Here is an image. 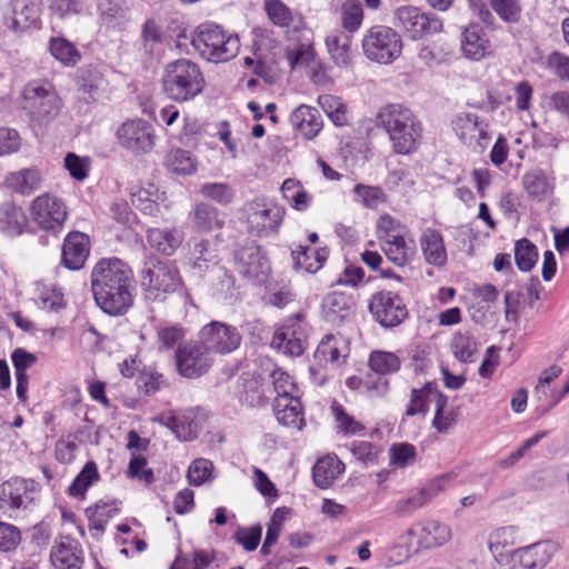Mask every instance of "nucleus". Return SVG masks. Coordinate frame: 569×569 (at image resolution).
<instances>
[{"label": "nucleus", "mask_w": 569, "mask_h": 569, "mask_svg": "<svg viewBox=\"0 0 569 569\" xmlns=\"http://www.w3.org/2000/svg\"><path fill=\"white\" fill-rule=\"evenodd\" d=\"M133 272L119 258H102L91 270V291L97 306L107 315L121 316L132 306Z\"/></svg>", "instance_id": "nucleus-1"}, {"label": "nucleus", "mask_w": 569, "mask_h": 569, "mask_svg": "<svg viewBox=\"0 0 569 569\" xmlns=\"http://www.w3.org/2000/svg\"><path fill=\"white\" fill-rule=\"evenodd\" d=\"M377 124L388 132L396 153L410 154L418 149L422 126L410 109L398 103L387 104L379 110Z\"/></svg>", "instance_id": "nucleus-2"}, {"label": "nucleus", "mask_w": 569, "mask_h": 569, "mask_svg": "<svg viewBox=\"0 0 569 569\" xmlns=\"http://www.w3.org/2000/svg\"><path fill=\"white\" fill-rule=\"evenodd\" d=\"M140 277L141 288L148 301H164L172 293L188 297L180 272L172 262L153 254L146 256Z\"/></svg>", "instance_id": "nucleus-3"}, {"label": "nucleus", "mask_w": 569, "mask_h": 569, "mask_svg": "<svg viewBox=\"0 0 569 569\" xmlns=\"http://www.w3.org/2000/svg\"><path fill=\"white\" fill-rule=\"evenodd\" d=\"M161 82L166 96L177 102L193 100L203 91L206 84L199 64L186 58L167 63Z\"/></svg>", "instance_id": "nucleus-4"}, {"label": "nucleus", "mask_w": 569, "mask_h": 569, "mask_svg": "<svg viewBox=\"0 0 569 569\" xmlns=\"http://www.w3.org/2000/svg\"><path fill=\"white\" fill-rule=\"evenodd\" d=\"M191 44L201 58L213 63L231 60L240 49L239 37L213 22L199 24L192 33Z\"/></svg>", "instance_id": "nucleus-5"}, {"label": "nucleus", "mask_w": 569, "mask_h": 569, "mask_svg": "<svg viewBox=\"0 0 569 569\" xmlns=\"http://www.w3.org/2000/svg\"><path fill=\"white\" fill-rule=\"evenodd\" d=\"M367 59L381 64H390L402 52L403 42L400 33L388 26L377 24L369 28L361 41Z\"/></svg>", "instance_id": "nucleus-6"}, {"label": "nucleus", "mask_w": 569, "mask_h": 569, "mask_svg": "<svg viewBox=\"0 0 569 569\" xmlns=\"http://www.w3.org/2000/svg\"><path fill=\"white\" fill-rule=\"evenodd\" d=\"M393 23L411 40L442 31V20L432 12H426L415 6H401L393 14Z\"/></svg>", "instance_id": "nucleus-7"}, {"label": "nucleus", "mask_w": 569, "mask_h": 569, "mask_svg": "<svg viewBox=\"0 0 569 569\" xmlns=\"http://www.w3.org/2000/svg\"><path fill=\"white\" fill-rule=\"evenodd\" d=\"M22 109L39 122L52 120L61 108L60 99L49 83H28L22 91Z\"/></svg>", "instance_id": "nucleus-8"}, {"label": "nucleus", "mask_w": 569, "mask_h": 569, "mask_svg": "<svg viewBox=\"0 0 569 569\" xmlns=\"http://www.w3.org/2000/svg\"><path fill=\"white\" fill-rule=\"evenodd\" d=\"M116 138L121 148L136 156L151 152L156 144L153 126L141 118L122 122L116 131Z\"/></svg>", "instance_id": "nucleus-9"}, {"label": "nucleus", "mask_w": 569, "mask_h": 569, "mask_svg": "<svg viewBox=\"0 0 569 569\" xmlns=\"http://www.w3.org/2000/svg\"><path fill=\"white\" fill-rule=\"evenodd\" d=\"M372 318L383 328L399 326L408 317L403 299L396 292L381 290L371 296L368 303Z\"/></svg>", "instance_id": "nucleus-10"}, {"label": "nucleus", "mask_w": 569, "mask_h": 569, "mask_svg": "<svg viewBox=\"0 0 569 569\" xmlns=\"http://www.w3.org/2000/svg\"><path fill=\"white\" fill-rule=\"evenodd\" d=\"M241 335L237 327L222 321H211L199 332V340L211 355H229L241 343Z\"/></svg>", "instance_id": "nucleus-11"}, {"label": "nucleus", "mask_w": 569, "mask_h": 569, "mask_svg": "<svg viewBox=\"0 0 569 569\" xmlns=\"http://www.w3.org/2000/svg\"><path fill=\"white\" fill-rule=\"evenodd\" d=\"M40 491L33 479L12 477L0 486V508L4 511L27 509Z\"/></svg>", "instance_id": "nucleus-12"}, {"label": "nucleus", "mask_w": 569, "mask_h": 569, "mask_svg": "<svg viewBox=\"0 0 569 569\" xmlns=\"http://www.w3.org/2000/svg\"><path fill=\"white\" fill-rule=\"evenodd\" d=\"M31 214L41 229L57 236L63 228L67 209L60 198L44 193L32 201Z\"/></svg>", "instance_id": "nucleus-13"}, {"label": "nucleus", "mask_w": 569, "mask_h": 569, "mask_svg": "<svg viewBox=\"0 0 569 569\" xmlns=\"http://www.w3.org/2000/svg\"><path fill=\"white\" fill-rule=\"evenodd\" d=\"M237 271L249 281L261 283L270 270L267 258L261 253L260 247L252 240L246 241L233 253Z\"/></svg>", "instance_id": "nucleus-14"}, {"label": "nucleus", "mask_w": 569, "mask_h": 569, "mask_svg": "<svg viewBox=\"0 0 569 569\" xmlns=\"http://www.w3.org/2000/svg\"><path fill=\"white\" fill-rule=\"evenodd\" d=\"M176 365L179 375L194 379L204 375L212 365V358L206 347L198 342L179 345L176 351Z\"/></svg>", "instance_id": "nucleus-15"}, {"label": "nucleus", "mask_w": 569, "mask_h": 569, "mask_svg": "<svg viewBox=\"0 0 569 569\" xmlns=\"http://www.w3.org/2000/svg\"><path fill=\"white\" fill-rule=\"evenodd\" d=\"M247 208V221L251 233L268 237L277 232L282 221V211L279 207L268 204L263 199H254Z\"/></svg>", "instance_id": "nucleus-16"}, {"label": "nucleus", "mask_w": 569, "mask_h": 569, "mask_svg": "<svg viewBox=\"0 0 569 569\" xmlns=\"http://www.w3.org/2000/svg\"><path fill=\"white\" fill-rule=\"evenodd\" d=\"M557 546L550 540L538 541L513 550L509 569H543L552 559Z\"/></svg>", "instance_id": "nucleus-17"}, {"label": "nucleus", "mask_w": 569, "mask_h": 569, "mask_svg": "<svg viewBox=\"0 0 569 569\" xmlns=\"http://www.w3.org/2000/svg\"><path fill=\"white\" fill-rule=\"evenodd\" d=\"M188 246V264L193 277L202 279L220 266L217 247L210 240L192 238Z\"/></svg>", "instance_id": "nucleus-18"}, {"label": "nucleus", "mask_w": 569, "mask_h": 569, "mask_svg": "<svg viewBox=\"0 0 569 569\" xmlns=\"http://www.w3.org/2000/svg\"><path fill=\"white\" fill-rule=\"evenodd\" d=\"M40 14V0H11L3 14V21L14 32H23L39 23Z\"/></svg>", "instance_id": "nucleus-19"}, {"label": "nucleus", "mask_w": 569, "mask_h": 569, "mask_svg": "<svg viewBox=\"0 0 569 569\" xmlns=\"http://www.w3.org/2000/svg\"><path fill=\"white\" fill-rule=\"evenodd\" d=\"M355 308L353 296L342 291L327 293L321 302L323 319L333 326H341L349 321L355 313Z\"/></svg>", "instance_id": "nucleus-20"}, {"label": "nucleus", "mask_w": 569, "mask_h": 569, "mask_svg": "<svg viewBox=\"0 0 569 569\" xmlns=\"http://www.w3.org/2000/svg\"><path fill=\"white\" fill-rule=\"evenodd\" d=\"M301 317L296 316L287 320L273 335L271 345L283 353L298 357L305 350V331L301 327Z\"/></svg>", "instance_id": "nucleus-21"}, {"label": "nucleus", "mask_w": 569, "mask_h": 569, "mask_svg": "<svg viewBox=\"0 0 569 569\" xmlns=\"http://www.w3.org/2000/svg\"><path fill=\"white\" fill-rule=\"evenodd\" d=\"M90 251L89 237L80 231H71L64 238L61 249V260L69 270L83 267Z\"/></svg>", "instance_id": "nucleus-22"}, {"label": "nucleus", "mask_w": 569, "mask_h": 569, "mask_svg": "<svg viewBox=\"0 0 569 569\" xmlns=\"http://www.w3.org/2000/svg\"><path fill=\"white\" fill-rule=\"evenodd\" d=\"M50 558L56 569H81L83 550L78 540L66 536L56 541Z\"/></svg>", "instance_id": "nucleus-23"}, {"label": "nucleus", "mask_w": 569, "mask_h": 569, "mask_svg": "<svg viewBox=\"0 0 569 569\" xmlns=\"http://www.w3.org/2000/svg\"><path fill=\"white\" fill-rule=\"evenodd\" d=\"M192 410H178L164 412L158 421L169 428L181 441H192L198 437V425Z\"/></svg>", "instance_id": "nucleus-24"}, {"label": "nucleus", "mask_w": 569, "mask_h": 569, "mask_svg": "<svg viewBox=\"0 0 569 569\" xmlns=\"http://www.w3.org/2000/svg\"><path fill=\"white\" fill-rule=\"evenodd\" d=\"M380 247L388 260L397 267L408 264L416 253L415 240H407L400 234L387 233L385 238H380Z\"/></svg>", "instance_id": "nucleus-25"}, {"label": "nucleus", "mask_w": 569, "mask_h": 569, "mask_svg": "<svg viewBox=\"0 0 569 569\" xmlns=\"http://www.w3.org/2000/svg\"><path fill=\"white\" fill-rule=\"evenodd\" d=\"M98 22L108 29H119L130 21L126 0H97Z\"/></svg>", "instance_id": "nucleus-26"}, {"label": "nucleus", "mask_w": 569, "mask_h": 569, "mask_svg": "<svg viewBox=\"0 0 569 569\" xmlns=\"http://www.w3.org/2000/svg\"><path fill=\"white\" fill-rule=\"evenodd\" d=\"M189 218L197 232H211L216 229H221L224 224L223 214L208 202L194 203Z\"/></svg>", "instance_id": "nucleus-27"}, {"label": "nucleus", "mask_w": 569, "mask_h": 569, "mask_svg": "<svg viewBox=\"0 0 569 569\" xmlns=\"http://www.w3.org/2000/svg\"><path fill=\"white\" fill-rule=\"evenodd\" d=\"M289 120L292 127L308 139H313L322 129L320 111L315 107L299 106L291 112Z\"/></svg>", "instance_id": "nucleus-28"}, {"label": "nucleus", "mask_w": 569, "mask_h": 569, "mask_svg": "<svg viewBox=\"0 0 569 569\" xmlns=\"http://www.w3.org/2000/svg\"><path fill=\"white\" fill-rule=\"evenodd\" d=\"M420 247L427 263L443 267L447 262V250L440 231L427 228L420 237Z\"/></svg>", "instance_id": "nucleus-29"}, {"label": "nucleus", "mask_w": 569, "mask_h": 569, "mask_svg": "<svg viewBox=\"0 0 569 569\" xmlns=\"http://www.w3.org/2000/svg\"><path fill=\"white\" fill-rule=\"evenodd\" d=\"M27 224L28 217L21 207L11 201L0 204V232L17 237L23 233Z\"/></svg>", "instance_id": "nucleus-30"}, {"label": "nucleus", "mask_w": 569, "mask_h": 569, "mask_svg": "<svg viewBox=\"0 0 569 569\" xmlns=\"http://www.w3.org/2000/svg\"><path fill=\"white\" fill-rule=\"evenodd\" d=\"M273 411L278 422L284 427L302 430L306 426L303 408L298 396L289 397L283 402L274 401Z\"/></svg>", "instance_id": "nucleus-31"}, {"label": "nucleus", "mask_w": 569, "mask_h": 569, "mask_svg": "<svg viewBox=\"0 0 569 569\" xmlns=\"http://www.w3.org/2000/svg\"><path fill=\"white\" fill-rule=\"evenodd\" d=\"M147 241L152 249L170 257L181 246L183 241V233L176 228H152L147 232Z\"/></svg>", "instance_id": "nucleus-32"}, {"label": "nucleus", "mask_w": 569, "mask_h": 569, "mask_svg": "<svg viewBox=\"0 0 569 569\" xmlns=\"http://www.w3.org/2000/svg\"><path fill=\"white\" fill-rule=\"evenodd\" d=\"M489 47L483 29L478 23L467 26L461 34V49L467 58L480 60Z\"/></svg>", "instance_id": "nucleus-33"}, {"label": "nucleus", "mask_w": 569, "mask_h": 569, "mask_svg": "<svg viewBox=\"0 0 569 569\" xmlns=\"http://www.w3.org/2000/svg\"><path fill=\"white\" fill-rule=\"evenodd\" d=\"M296 269L308 273H316L320 270L329 256L328 248L312 249L309 246H298L291 252Z\"/></svg>", "instance_id": "nucleus-34"}, {"label": "nucleus", "mask_w": 569, "mask_h": 569, "mask_svg": "<svg viewBox=\"0 0 569 569\" xmlns=\"http://www.w3.org/2000/svg\"><path fill=\"white\" fill-rule=\"evenodd\" d=\"M41 176L38 169L24 168L6 176L4 184L11 191L30 196L40 188Z\"/></svg>", "instance_id": "nucleus-35"}, {"label": "nucleus", "mask_w": 569, "mask_h": 569, "mask_svg": "<svg viewBox=\"0 0 569 569\" xmlns=\"http://www.w3.org/2000/svg\"><path fill=\"white\" fill-rule=\"evenodd\" d=\"M343 471L345 465L337 456H327L315 463L312 479L318 488L327 489Z\"/></svg>", "instance_id": "nucleus-36"}, {"label": "nucleus", "mask_w": 569, "mask_h": 569, "mask_svg": "<svg viewBox=\"0 0 569 569\" xmlns=\"http://www.w3.org/2000/svg\"><path fill=\"white\" fill-rule=\"evenodd\" d=\"M441 481V479H437L430 482L429 486L421 488L415 495L396 501L393 512L401 517H408L412 515L415 511L422 508L431 500L436 491L440 489L439 483Z\"/></svg>", "instance_id": "nucleus-37"}, {"label": "nucleus", "mask_w": 569, "mask_h": 569, "mask_svg": "<svg viewBox=\"0 0 569 569\" xmlns=\"http://www.w3.org/2000/svg\"><path fill=\"white\" fill-rule=\"evenodd\" d=\"M437 393L442 392L438 390L437 383L433 381L426 382L422 388H412L405 415L407 417L426 415L429 410V402H436Z\"/></svg>", "instance_id": "nucleus-38"}, {"label": "nucleus", "mask_w": 569, "mask_h": 569, "mask_svg": "<svg viewBox=\"0 0 569 569\" xmlns=\"http://www.w3.org/2000/svg\"><path fill=\"white\" fill-rule=\"evenodd\" d=\"M420 526L419 547L430 549L445 545L451 537L450 528L437 520H426Z\"/></svg>", "instance_id": "nucleus-39"}, {"label": "nucleus", "mask_w": 569, "mask_h": 569, "mask_svg": "<svg viewBox=\"0 0 569 569\" xmlns=\"http://www.w3.org/2000/svg\"><path fill=\"white\" fill-rule=\"evenodd\" d=\"M208 277L211 292L217 299L227 301L233 297L234 278L223 266L216 267Z\"/></svg>", "instance_id": "nucleus-40"}, {"label": "nucleus", "mask_w": 569, "mask_h": 569, "mask_svg": "<svg viewBox=\"0 0 569 569\" xmlns=\"http://www.w3.org/2000/svg\"><path fill=\"white\" fill-rule=\"evenodd\" d=\"M326 46L331 58L339 67H345L350 62L351 37L343 31H335L327 36Z\"/></svg>", "instance_id": "nucleus-41"}, {"label": "nucleus", "mask_w": 569, "mask_h": 569, "mask_svg": "<svg viewBox=\"0 0 569 569\" xmlns=\"http://www.w3.org/2000/svg\"><path fill=\"white\" fill-rule=\"evenodd\" d=\"M100 478L97 463L88 461L74 477L67 492L70 497L83 499L88 489Z\"/></svg>", "instance_id": "nucleus-42"}, {"label": "nucleus", "mask_w": 569, "mask_h": 569, "mask_svg": "<svg viewBox=\"0 0 569 569\" xmlns=\"http://www.w3.org/2000/svg\"><path fill=\"white\" fill-rule=\"evenodd\" d=\"M52 57L64 67H74L81 60V53L76 46L64 37H52L49 41Z\"/></svg>", "instance_id": "nucleus-43"}, {"label": "nucleus", "mask_w": 569, "mask_h": 569, "mask_svg": "<svg viewBox=\"0 0 569 569\" xmlns=\"http://www.w3.org/2000/svg\"><path fill=\"white\" fill-rule=\"evenodd\" d=\"M163 34L161 27L153 19H148L142 24L140 34V50L144 56L153 57L159 52Z\"/></svg>", "instance_id": "nucleus-44"}, {"label": "nucleus", "mask_w": 569, "mask_h": 569, "mask_svg": "<svg viewBox=\"0 0 569 569\" xmlns=\"http://www.w3.org/2000/svg\"><path fill=\"white\" fill-rule=\"evenodd\" d=\"M199 193L220 206L231 204L236 198V188L228 182H204L199 188Z\"/></svg>", "instance_id": "nucleus-45"}, {"label": "nucleus", "mask_w": 569, "mask_h": 569, "mask_svg": "<svg viewBox=\"0 0 569 569\" xmlns=\"http://www.w3.org/2000/svg\"><path fill=\"white\" fill-rule=\"evenodd\" d=\"M451 349L457 360L463 363H471L475 361L478 343L468 331H458L452 337Z\"/></svg>", "instance_id": "nucleus-46"}, {"label": "nucleus", "mask_w": 569, "mask_h": 569, "mask_svg": "<svg viewBox=\"0 0 569 569\" xmlns=\"http://www.w3.org/2000/svg\"><path fill=\"white\" fill-rule=\"evenodd\" d=\"M482 120L476 113H459L452 121L458 138L468 147L475 143V137Z\"/></svg>", "instance_id": "nucleus-47"}, {"label": "nucleus", "mask_w": 569, "mask_h": 569, "mask_svg": "<svg viewBox=\"0 0 569 569\" xmlns=\"http://www.w3.org/2000/svg\"><path fill=\"white\" fill-rule=\"evenodd\" d=\"M283 198L297 211H306L309 208L311 196L303 189L299 181L286 179L281 186Z\"/></svg>", "instance_id": "nucleus-48"}, {"label": "nucleus", "mask_w": 569, "mask_h": 569, "mask_svg": "<svg viewBox=\"0 0 569 569\" xmlns=\"http://www.w3.org/2000/svg\"><path fill=\"white\" fill-rule=\"evenodd\" d=\"M522 184L528 196L537 200L545 199L551 191L549 180L540 169L527 172L522 177Z\"/></svg>", "instance_id": "nucleus-49"}, {"label": "nucleus", "mask_w": 569, "mask_h": 569, "mask_svg": "<svg viewBox=\"0 0 569 569\" xmlns=\"http://www.w3.org/2000/svg\"><path fill=\"white\" fill-rule=\"evenodd\" d=\"M400 363V359L396 353L382 350L372 351L368 360L370 369L383 377L397 372Z\"/></svg>", "instance_id": "nucleus-50"}, {"label": "nucleus", "mask_w": 569, "mask_h": 569, "mask_svg": "<svg viewBox=\"0 0 569 569\" xmlns=\"http://www.w3.org/2000/svg\"><path fill=\"white\" fill-rule=\"evenodd\" d=\"M34 295L38 306L43 310L58 311L63 307V295L53 286L37 282Z\"/></svg>", "instance_id": "nucleus-51"}, {"label": "nucleus", "mask_w": 569, "mask_h": 569, "mask_svg": "<svg viewBox=\"0 0 569 569\" xmlns=\"http://www.w3.org/2000/svg\"><path fill=\"white\" fill-rule=\"evenodd\" d=\"M538 260L537 247L527 238L518 240L515 244V261L522 272L530 271Z\"/></svg>", "instance_id": "nucleus-52"}, {"label": "nucleus", "mask_w": 569, "mask_h": 569, "mask_svg": "<svg viewBox=\"0 0 569 569\" xmlns=\"http://www.w3.org/2000/svg\"><path fill=\"white\" fill-rule=\"evenodd\" d=\"M286 57L291 69L298 67H310L316 60L313 44L307 39V42L299 43L286 49Z\"/></svg>", "instance_id": "nucleus-53"}, {"label": "nucleus", "mask_w": 569, "mask_h": 569, "mask_svg": "<svg viewBox=\"0 0 569 569\" xmlns=\"http://www.w3.org/2000/svg\"><path fill=\"white\" fill-rule=\"evenodd\" d=\"M130 196L132 204L144 214L157 216L159 212L157 203L159 197L153 184H150L148 189L140 188L137 191H131Z\"/></svg>", "instance_id": "nucleus-54"}, {"label": "nucleus", "mask_w": 569, "mask_h": 569, "mask_svg": "<svg viewBox=\"0 0 569 569\" xmlns=\"http://www.w3.org/2000/svg\"><path fill=\"white\" fill-rule=\"evenodd\" d=\"M167 168L178 174H190L196 170V163L190 151L184 149H173L166 158Z\"/></svg>", "instance_id": "nucleus-55"}, {"label": "nucleus", "mask_w": 569, "mask_h": 569, "mask_svg": "<svg viewBox=\"0 0 569 569\" xmlns=\"http://www.w3.org/2000/svg\"><path fill=\"white\" fill-rule=\"evenodd\" d=\"M363 20V8L358 0H347L341 7V23L347 32L360 29Z\"/></svg>", "instance_id": "nucleus-56"}, {"label": "nucleus", "mask_w": 569, "mask_h": 569, "mask_svg": "<svg viewBox=\"0 0 569 569\" xmlns=\"http://www.w3.org/2000/svg\"><path fill=\"white\" fill-rule=\"evenodd\" d=\"M448 403V397L443 393H437L435 417L432 420V427L439 432L446 433L452 425L456 422V412L450 410L445 411Z\"/></svg>", "instance_id": "nucleus-57"}, {"label": "nucleus", "mask_w": 569, "mask_h": 569, "mask_svg": "<svg viewBox=\"0 0 569 569\" xmlns=\"http://www.w3.org/2000/svg\"><path fill=\"white\" fill-rule=\"evenodd\" d=\"M332 411L339 430L346 436L360 435L365 431V426L350 416L341 405H333Z\"/></svg>", "instance_id": "nucleus-58"}, {"label": "nucleus", "mask_w": 569, "mask_h": 569, "mask_svg": "<svg viewBox=\"0 0 569 569\" xmlns=\"http://www.w3.org/2000/svg\"><path fill=\"white\" fill-rule=\"evenodd\" d=\"M493 11L507 23H517L521 18L519 0H490Z\"/></svg>", "instance_id": "nucleus-59"}, {"label": "nucleus", "mask_w": 569, "mask_h": 569, "mask_svg": "<svg viewBox=\"0 0 569 569\" xmlns=\"http://www.w3.org/2000/svg\"><path fill=\"white\" fill-rule=\"evenodd\" d=\"M547 431H538L532 437L528 438L522 442V445L512 451L509 456L501 458L498 461V466L502 469H508L515 466L528 450L538 445L545 437H547Z\"/></svg>", "instance_id": "nucleus-60"}, {"label": "nucleus", "mask_w": 569, "mask_h": 569, "mask_svg": "<svg viewBox=\"0 0 569 569\" xmlns=\"http://www.w3.org/2000/svg\"><path fill=\"white\" fill-rule=\"evenodd\" d=\"M339 342L340 339L336 336L327 335L318 345L315 351V358L319 362H337L340 358Z\"/></svg>", "instance_id": "nucleus-61"}, {"label": "nucleus", "mask_w": 569, "mask_h": 569, "mask_svg": "<svg viewBox=\"0 0 569 569\" xmlns=\"http://www.w3.org/2000/svg\"><path fill=\"white\" fill-rule=\"evenodd\" d=\"M261 536L262 526L256 523L249 528H239L234 532L233 539L237 543L241 545L246 551H254L260 543Z\"/></svg>", "instance_id": "nucleus-62"}, {"label": "nucleus", "mask_w": 569, "mask_h": 569, "mask_svg": "<svg viewBox=\"0 0 569 569\" xmlns=\"http://www.w3.org/2000/svg\"><path fill=\"white\" fill-rule=\"evenodd\" d=\"M212 462L208 459H196L188 468L187 478L190 485L201 486L211 477Z\"/></svg>", "instance_id": "nucleus-63"}, {"label": "nucleus", "mask_w": 569, "mask_h": 569, "mask_svg": "<svg viewBox=\"0 0 569 569\" xmlns=\"http://www.w3.org/2000/svg\"><path fill=\"white\" fill-rule=\"evenodd\" d=\"M21 531L14 525L0 521V552L14 551L21 543Z\"/></svg>", "instance_id": "nucleus-64"}]
</instances>
